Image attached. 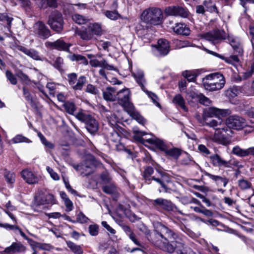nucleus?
<instances>
[{
    "label": "nucleus",
    "instance_id": "1",
    "mask_svg": "<svg viewBox=\"0 0 254 254\" xmlns=\"http://www.w3.org/2000/svg\"><path fill=\"white\" fill-rule=\"evenodd\" d=\"M203 37L211 44L215 45L222 41L227 39L234 50L239 54L243 53V49L238 39L233 36L228 35L224 30L215 29L203 35Z\"/></svg>",
    "mask_w": 254,
    "mask_h": 254
},
{
    "label": "nucleus",
    "instance_id": "2",
    "mask_svg": "<svg viewBox=\"0 0 254 254\" xmlns=\"http://www.w3.org/2000/svg\"><path fill=\"white\" fill-rule=\"evenodd\" d=\"M130 95L129 89H123L117 92L116 100L133 119L138 123L144 125L146 122L145 120L135 110L133 104L130 101Z\"/></svg>",
    "mask_w": 254,
    "mask_h": 254
},
{
    "label": "nucleus",
    "instance_id": "3",
    "mask_svg": "<svg viewBox=\"0 0 254 254\" xmlns=\"http://www.w3.org/2000/svg\"><path fill=\"white\" fill-rule=\"evenodd\" d=\"M178 235L165 226L160 224L151 236L152 243L160 249L159 244H163L165 240H177Z\"/></svg>",
    "mask_w": 254,
    "mask_h": 254
},
{
    "label": "nucleus",
    "instance_id": "4",
    "mask_svg": "<svg viewBox=\"0 0 254 254\" xmlns=\"http://www.w3.org/2000/svg\"><path fill=\"white\" fill-rule=\"evenodd\" d=\"M202 82L205 89L213 91L222 89L225 84V79L222 74L216 72L205 76Z\"/></svg>",
    "mask_w": 254,
    "mask_h": 254
},
{
    "label": "nucleus",
    "instance_id": "5",
    "mask_svg": "<svg viewBox=\"0 0 254 254\" xmlns=\"http://www.w3.org/2000/svg\"><path fill=\"white\" fill-rule=\"evenodd\" d=\"M75 117L77 120L85 124L86 129L91 135H94L98 132L99 128V123L92 115L81 110L75 115Z\"/></svg>",
    "mask_w": 254,
    "mask_h": 254
},
{
    "label": "nucleus",
    "instance_id": "6",
    "mask_svg": "<svg viewBox=\"0 0 254 254\" xmlns=\"http://www.w3.org/2000/svg\"><path fill=\"white\" fill-rule=\"evenodd\" d=\"M163 13L158 8L150 7L143 11L141 15V20L147 24L158 25L163 21Z\"/></svg>",
    "mask_w": 254,
    "mask_h": 254
},
{
    "label": "nucleus",
    "instance_id": "7",
    "mask_svg": "<svg viewBox=\"0 0 254 254\" xmlns=\"http://www.w3.org/2000/svg\"><path fill=\"white\" fill-rule=\"evenodd\" d=\"M133 133L134 139L146 146H148L149 145H153L158 148L163 140L152 134H148L145 132L141 131L137 128H133Z\"/></svg>",
    "mask_w": 254,
    "mask_h": 254
},
{
    "label": "nucleus",
    "instance_id": "8",
    "mask_svg": "<svg viewBox=\"0 0 254 254\" xmlns=\"http://www.w3.org/2000/svg\"><path fill=\"white\" fill-rule=\"evenodd\" d=\"M153 169L151 167H147L145 169L143 173V176L144 179L147 181H150L151 180H153L160 185L162 188V190L159 189V191H164L166 193H171L173 190L170 188V186L172 183L168 180H166V176L163 174L162 173H160L161 176V178H157L154 176L151 177V175L153 173Z\"/></svg>",
    "mask_w": 254,
    "mask_h": 254
},
{
    "label": "nucleus",
    "instance_id": "9",
    "mask_svg": "<svg viewBox=\"0 0 254 254\" xmlns=\"http://www.w3.org/2000/svg\"><path fill=\"white\" fill-rule=\"evenodd\" d=\"M233 134L232 129L228 128L226 125L216 128L212 140L219 144L228 145L231 142V137Z\"/></svg>",
    "mask_w": 254,
    "mask_h": 254
},
{
    "label": "nucleus",
    "instance_id": "10",
    "mask_svg": "<svg viewBox=\"0 0 254 254\" xmlns=\"http://www.w3.org/2000/svg\"><path fill=\"white\" fill-rule=\"evenodd\" d=\"M132 76L134 77L136 82L140 86L141 90L146 93L156 106H160L159 104L157 102V96L153 92L148 91L145 88V85L147 82L143 71L140 69H137L135 71L132 72Z\"/></svg>",
    "mask_w": 254,
    "mask_h": 254
},
{
    "label": "nucleus",
    "instance_id": "11",
    "mask_svg": "<svg viewBox=\"0 0 254 254\" xmlns=\"http://www.w3.org/2000/svg\"><path fill=\"white\" fill-rule=\"evenodd\" d=\"M96 165V162L94 157L91 154H88L83 163L73 165V168L84 177L92 174Z\"/></svg>",
    "mask_w": 254,
    "mask_h": 254
},
{
    "label": "nucleus",
    "instance_id": "12",
    "mask_svg": "<svg viewBox=\"0 0 254 254\" xmlns=\"http://www.w3.org/2000/svg\"><path fill=\"white\" fill-rule=\"evenodd\" d=\"M48 24L51 29L60 33L63 30L64 21L62 14L57 10L52 11L49 16Z\"/></svg>",
    "mask_w": 254,
    "mask_h": 254
},
{
    "label": "nucleus",
    "instance_id": "13",
    "mask_svg": "<svg viewBox=\"0 0 254 254\" xmlns=\"http://www.w3.org/2000/svg\"><path fill=\"white\" fill-rule=\"evenodd\" d=\"M230 113L229 109H220L214 107L206 109L203 112V119L200 121V123L204 126V123L208 118L213 117H225Z\"/></svg>",
    "mask_w": 254,
    "mask_h": 254
},
{
    "label": "nucleus",
    "instance_id": "14",
    "mask_svg": "<svg viewBox=\"0 0 254 254\" xmlns=\"http://www.w3.org/2000/svg\"><path fill=\"white\" fill-rule=\"evenodd\" d=\"M32 31L38 38L46 39L51 36V31L47 26L42 21L36 22L32 27Z\"/></svg>",
    "mask_w": 254,
    "mask_h": 254
},
{
    "label": "nucleus",
    "instance_id": "15",
    "mask_svg": "<svg viewBox=\"0 0 254 254\" xmlns=\"http://www.w3.org/2000/svg\"><path fill=\"white\" fill-rule=\"evenodd\" d=\"M225 125L228 128L239 130L246 126L245 120L238 116H232L228 118L225 121Z\"/></svg>",
    "mask_w": 254,
    "mask_h": 254
},
{
    "label": "nucleus",
    "instance_id": "16",
    "mask_svg": "<svg viewBox=\"0 0 254 254\" xmlns=\"http://www.w3.org/2000/svg\"><path fill=\"white\" fill-rule=\"evenodd\" d=\"M170 50V46L167 40L163 39L158 40L157 45L153 47V52L156 56L167 55Z\"/></svg>",
    "mask_w": 254,
    "mask_h": 254
},
{
    "label": "nucleus",
    "instance_id": "17",
    "mask_svg": "<svg viewBox=\"0 0 254 254\" xmlns=\"http://www.w3.org/2000/svg\"><path fill=\"white\" fill-rule=\"evenodd\" d=\"M165 12L168 15L187 18L190 13L188 10L183 7L176 5L171 6L165 8Z\"/></svg>",
    "mask_w": 254,
    "mask_h": 254
},
{
    "label": "nucleus",
    "instance_id": "18",
    "mask_svg": "<svg viewBox=\"0 0 254 254\" xmlns=\"http://www.w3.org/2000/svg\"><path fill=\"white\" fill-rule=\"evenodd\" d=\"M158 149L164 152L166 156L177 159L181 155V150L176 147H171L169 144L162 140Z\"/></svg>",
    "mask_w": 254,
    "mask_h": 254
},
{
    "label": "nucleus",
    "instance_id": "19",
    "mask_svg": "<svg viewBox=\"0 0 254 254\" xmlns=\"http://www.w3.org/2000/svg\"><path fill=\"white\" fill-rule=\"evenodd\" d=\"M151 204L156 209L161 208L167 211L172 210L174 207V205L170 200L162 198L151 200Z\"/></svg>",
    "mask_w": 254,
    "mask_h": 254
},
{
    "label": "nucleus",
    "instance_id": "20",
    "mask_svg": "<svg viewBox=\"0 0 254 254\" xmlns=\"http://www.w3.org/2000/svg\"><path fill=\"white\" fill-rule=\"evenodd\" d=\"M21 175L23 180L30 185L37 184L39 180L37 176L28 169L23 170L21 172Z\"/></svg>",
    "mask_w": 254,
    "mask_h": 254
},
{
    "label": "nucleus",
    "instance_id": "21",
    "mask_svg": "<svg viewBox=\"0 0 254 254\" xmlns=\"http://www.w3.org/2000/svg\"><path fill=\"white\" fill-rule=\"evenodd\" d=\"M56 203V200L54 195L51 193L44 194L41 196L36 197L35 204L36 206L44 204H54Z\"/></svg>",
    "mask_w": 254,
    "mask_h": 254
},
{
    "label": "nucleus",
    "instance_id": "22",
    "mask_svg": "<svg viewBox=\"0 0 254 254\" xmlns=\"http://www.w3.org/2000/svg\"><path fill=\"white\" fill-rule=\"evenodd\" d=\"M25 250V247L20 242H14L5 248L1 254H13L24 252Z\"/></svg>",
    "mask_w": 254,
    "mask_h": 254
},
{
    "label": "nucleus",
    "instance_id": "23",
    "mask_svg": "<svg viewBox=\"0 0 254 254\" xmlns=\"http://www.w3.org/2000/svg\"><path fill=\"white\" fill-rule=\"evenodd\" d=\"M212 164L216 167H223L231 168L232 164L230 161H227L222 158L219 155L214 154L210 157Z\"/></svg>",
    "mask_w": 254,
    "mask_h": 254
},
{
    "label": "nucleus",
    "instance_id": "24",
    "mask_svg": "<svg viewBox=\"0 0 254 254\" xmlns=\"http://www.w3.org/2000/svg\"><path fill=\"white\" fill-rule=\"evenodd\" d=\"M46 47L58 50L67 51L69 46L62 39H58L55 42L47 41L45 43Z\"/></svg>",
    "mask_w": 254,
    "mask_h": 254
},
{
    "label": "nucleus",
    "instance_id": "25",
    "mask_svg": "<svg viewBox=\"0 0 254 254\" xmlns=\"http://www.w3.org/2000/svg\"><path fill=\"white\" fill-rule=\"evenodd\" d=\"M89 64L91 66L94 67H100L109 70H117L116 67H114V66L112 64H108L106 60L104 59L101 61H99L97 59L91 60L89 62Z\"/></svg>",
    "mask_w": 254,
    "mask_h": 254
},
{
    "label": "nucleus",
    "instance_id": "26",
    "mask_svg": "<svg viewBox=\"0 0 254 254\" xmlns=\"http://www.w3.org/2000/svg\"><path fill=\"white\" fill-rule=\"evenodd\" d=\"M204 174L205 176H207L212 180L214 181L217 186H223L226 187L229 182V179L226 177H222L218 175H212L207 172H204Z\"/></svg>",
    "mask_w": 254,
    "mask_h": 254
},
{
    "label": "nucleus",
    "instance_id": "27",
    "mask_svg": "<svg viewBox=\"0 0 254 254\" xmlns=\"http://www.w3.org/2000/svg\"><path fill=\"white\" fill-rule=\"evenodd\" d=\"M175 240H165L163 244H159L160 249L168 252V253H172L174 252H176V246L178 243H181L177 241H174Z\"/></svg>",
    "mask_w": 254,
    "mask_h": 254
},
{
    "label": "nucleus",
    "instance_id": "28",
    "mask_svg": "<svg viewBox=\"0 0 254 254\" xmlns=\"http://www.w3.org/2000/svg\"><path fill=\"white\" fill-rule=\"evenodd\" d=\"M117 91L115 87H108L103 91L104 99L107 101H115L116 100Z\"/></svg>",
    "mask_w": 254,
    "mask_h": 254
},
{
    "label": "nucleus",
    "instance_id": "29",
    "mask_svg": "<svg viewBox=\"0 0 254 254\" xmlns=\"http://www.w3.org/2000/svg\"><path fill=\"white\" fill-rule=\"evenodd\" d=\"M18 50L35 60L43 61L39 53L34 49H28L23 46H18Z\"/></svg>",
    "mask_w": 254,
    "mask_h": 254
},
{
    "label": "nucleus",
    "instance_id": "30",
    "mask_svg": "<svg viewBox=\"0 0 254 254\" xmlns=\"http://www.w3.org/2000/svg\"><path fill=\"white\" fill-rule=\"evenodd\" d=\"M173 30L177 34L187 36L190 33V28L185 23H176Z\"/></svg>",
    "mask_w": 254,
    "mask_h": 254
},
{
    "label": "nucleus",
    "instance_id": "31",
    "mask_svg": "<svg viewBox=\"0 0 254 254\" xmlns=\"http://www.w3.org/2000/svg\"><path fill=\"white\" fill-rule=\"evenodd\" d=\"M122 229L128 236L129 238L134 243V244L138 246L142 247L141 244L138 241L135 237V235L133 233L129 227L127 225H123Z\"/></svg>",
    "mask_w": 254,
    "mask_h": 254
},
{
    "label": "nucleus",
    "instance_id": "32",
    "mask_svg": "<svg viewBox=\"0 0 254 254\" xmlns=\"http://www.w3.org/2000/svg\"><path fill=\"white\" fill-rule=\"evenodd\" d=\"M36 4L40 8H45L48 6L56 7L58 5L57 0H36Z\"/></svg>",
    "mask_w": 254,
    "mask_h": 254
},
{
    "label": "nucleus",
    "instance_id": "33",
    "mask_svg": "<svg viewBox=\"0 0 254 254\" xmlns=\"http://www.w3.org/2000/svg\"><path fill=\"white\" fill-rule=\"evenodd\" d=\"M75 33L83 40L88 41L93 37L88 27L81 30H76Z\"/></svg>",
    "mask_w": 254,
    "mask_h": 254
},
{
    "label": "nucleus",
    "instance_id": "34",
    "mask_svg": "<svg viewBox=\"0 0 254 254\" xmlns=\"http://www.w3.org/2000/svg\"><path fill=\"white\" fill-rule=\"evenodd\" d=\"M176 249L177 254H195L190 248L182 243H178L176 246Z\"/></svg>",
    "mask_w": 254,
    "mask_h": 254
},
{
    "label": "nucleus",
    "instance_id": "35",
    "mask_svg": "<svg viewBox=\"0 0 254 254\" xmlns=\"http://www.w3.org/2000/svg\"><path fill=\"white\" fill-rule=\"evenodd\" d=\"M173 102L177 107L181 108L185 111H187L188 109L185 105V100L181 94L176 95L173 99Z\"/></svg>",
    "mask_w": 254,
    "mask_h": 254
},
{
    "label": "nucleus",
    "instance_id": "36",
    "mask_svg": "<svg viewBox=\"0 0 254 254\" xmlns=\"http://www.w3.org/2000/svg\"><path fill=\"white\" fill-rule=\"evenodd\" d=\"M232 153L239 157H244L249 155V148L244 149L239 146H235L232 149Z\"/></svg>",
    "mask_w": 254,
    "mask_h": 254
},
{
    "label": "nucleus",
    "instance_id": "37",
    "mask_svg": "<svg viewBox=\"0 0 254 254\" xmlns=\"http://www.w3.org/2000/svg\"><path fill=\"white\" fill-rule=\"evenodd\" d=\"M240 92V88L239 87L233 86L226 91V95L230 99H233L237 96Z\"/></svg>",
    "mask_w": 254,
    "mask_h": 254
},
{
    "label": "nucleus",
    "instance_id": "38",
    "mask_svg": "<svg viewBox=\"0 0 254 254\" xmlns=\"http://www.w3.org/2000/svg\"><path fill=\"white\" fill-rule=\"evenodd\" d=\"M69 59L72 61L78 62L80 64H82L84 65H87L88 64V62L86 58L81 55L73 54L69 56Z\"/></svg>",
    "mask_w": 254,
    "mask_h": 254
},
{
    "label": "nucleus",
    "instance_id": "39",
    "mask_svg": "<svg viewBox=\"0 0 254 254\" xmlns=\"http://www.w3.org/2000/svg\"><path fill=\"white\" fill-rule=\"evenodd\" d=\"M88 27L93 36L94 35H99L101 33V27L100 24L98 23L91 24Z\"/></svg>",
    "mask_w": 254,
    "mask_h": 254
},
{
    "label": "nucleus",
    "instance_id": "40",
    "mask_svg": "<svg viewBox=\"0 0 254 254\" xmlns=\"http://www.w3.org/2000/svg\"><path fill=\"white\" fill-rule=\"evenodd\" d=\"M206 10L210 12H217V9L214 1L212 0H205L203 2Z\"/></svg>",
    "mask_w": 254,
    "mask_h": 254
},
{
    "label": "nucleus",
    "instance_id": "41",
    "mask_svg": "<svg viewBox=\"0 0 254 254\" xmlns=\"http://www.w3.org/2000/svg\"><path fill=\"white\" fill-rule=\"evenodd\" d=\"M204 125L213 127L215 130L216 128L221 127L223 125H225V123H223L222 121L220 119H218V120L213 119L209 122H206V120H205V122H204Z\"/></svg>",
    "mask_w": 254,
    "mask_h": 254
},
{
    "label": "nucleus",
    "instance_id": "42",
    "mask_svg": "<svg viewBox=\"0 0 254 254\" xmlns=\"http://www.w3.org/2000/svg\"><path fill=\"white\" fill-rule=\"evenodd\" d=\"M86 78L84 76H80L78 79H77V81L76 83L73 85L72 88L74 90H81L83 85L86 83Z\"/></svg>",
    "mask_w": 254,
    "mask_h": 254
},
{
    "label": "nucleus",
    "instance_id": "43",
    "mask_svg": "<svg viewBox=\"0 0 254 254\" xmlns=\"http://www.w3.org/2000/svg\"><path fill=\"white\" fill-rule=\"evenodd\" d=\"M13 143H30L31 141L26 137H25L21 134H17L11 140Z\"/></svg>",
    "mask_w": 254,
    "mask_h": 254
},
{
    "label": "nucleus",
    "instance_id": "44",
    "mask_svg": "<svg viewBox=\"0 0 254 254\" xmlns=\"http://www.w3.org/2000/svg\"><path fill=\"white\" fill-rule=\"evenodd\" d=\"M63 107L65 111L70 115H73L76 109L75 105L70 102H65L63 105Z\"/></svg>",
    "mask_w": 254,
    "mask_h": 254
},
{
    "label": "nucleus",
    "instance_id": "45",
    "mask_svg": "<svg viewBox=\"0 0 254 254\" xmlns=\"http://www.w3.org/2000/svg\"><path fill=\"white\" fill-rule=\"evenodd\" d=\"M67 245L69 248L76 254H82L83 251L79 246L75 245L74 243L68 241L66 242Z\"/></svg>",
    "mask_w": 254,
    "mask_h": 254
},
{
    "label": "nucleus",
    "instance_id": "46",
    "mask_svg": "<svg viewBox=\"0 0 254 254\" xmlns=\"http://www.w3.org/2000/svg\"><path fill=\"white\" fill-rule=\"evenodd\" d=\"M12 20V17H9L5 14H0V21L3 22V24H6L8 30L11 27V23Z\"/></svg>",
    "mask_w": 254,
    "mask_h": 254
},
{
    "label": "nucleus",
    "instance_id": "47",
    "mask_svg": "<svg viewBox=\"0 0 254 254\" xmlns=\"http://www.w3.org/2000/svg\"><path fill=\"white\" fill-rule=\"evenodd\" d=\"M183 76L185 77L189 82L194 81L196 77V75L192 71L186 70L182 73Z\"/></svg>",
    "mask_w": 254,
    "mask_h": 254
},
{
    "label": "nucleus",
    "instance_id": "48",
    "mask_svg": "<svg viewBox=\"0 0 254 254\" xmlns=\"http://www.w3.org/2000/svg\"><path fill=\"white\" fill-rule=\"evenodd\" d=\"M238 186L242 190L249 189L252 187V184L247 180L241 179L238 181Z\"/></svg>",
    "mask_w": 254,
    "mask_h": 254
},
{
    "label": "nucleus",
    "instance_id": "49",
    "mask_svg": "<svg viewBox=\"0 0 254 254\" xmlns=\"http://www.w3.org/2000/svg\"><path fill=\"white\" fill-rule=\"evenodd\" d=\"M181 163L182 165H190L194 164L195 162L188 153H186L182 159Z\"/></svg>",
    "mask_w": 254,
    "mask_h": 254
},
{
    "label": "nucleus",
    "instance_id": "50",
    "mask_svg": "<svg viewBox=\"0 0 254 254\" xmlns=\"http://www.w3.org/2000/svg\"><path fill=\"white\" fill-rule=\"evenodd\" d=\"M102 189L103 191L107 194H113L117 191L116 187L113 184L104 186Z\"/></svg>",
    "mask_w": 254,
    "mask_h": 254
},
{
    "label": "nucleus",
    "instance_id": "51",
    "mask_svg": "<svg viewBox=\"0 0 254 254\" xmlns=\"http://www.w3.org/2000/svg\"><path fill=\"white\" fill-rule=\"evenodd\" d=\"M73 20L78 24H83L86 23V19L82 15L75 14L72 16Z\"/></svg>",
    "mask_w": 254,
    "mask_h": 254
},
{
    "label": "nucleus",
    "instance_id": "52",
    "mask_svg": "<svg viewBox=\"0 0 254 254\" xmlns=\"http://www.w3.org/2000/svg\"><path fill=\"white\" fill-rule=\"evenodd\" d=\"M4 177L6 182L9 184H13L15 181V174L10 171L4 172Z\"/></svg>",
    "mask_w": 254,
    "mask_h": 254
},
{
    "label": "nucleus",
    "instance_id": "53",
    "mask_svg": "<svg viewBox=\"0 0 254 254\" xmlns=\"http://www.w3.org/2000/svg\"><path fill=\"white\" fill-rule=\"evenodd\" d=\"M89 220V218L86 217L82 212H80L76 216V220H75L76 222L80 223H87Z\"/></svg>",
    "mask_w": 254,
    "mask_h": 254
},
{
    "label": "nucleus",
    "instance_id": "54",
    "mask_svg": "<svg viewBox=\"0 0 254 254\" xmlns=\"http://www.w3.org/2000/svg\"><path fill=\"white\" fill-rule=\"evenodd\" d=\"M105 15L111 20H116L119 16V14L116 11L107 10L105 12Z\"/></svg>",
    "mask_w": 254,
    "mask_h": 254
},
{
    "label": "nucleus",
    "instance_id": "55",
    "mask_svg": "<svg viewBox=\"0 0 254 254\" xmlns=\"http://www.w3.org/2000/svg\"><path fill=\"white\" fill-rule=\"evenodd\" d=\"M99 226L97 224L90 225L89 226V233L93 236H97L98 234Z\"/></svg>",
    "mask_w": 254,
    "mask_h": 254
},
{
    "label": "nucleus",
    "instance_id": "56",
    "mask_svg": "<svg viewBox=\"0 0 254 254\" xmlns=\"http://www.w3.org/2000/svg\"><path fill=\"white\" fill-rule=\"evenodd\" d=\"M68 82L69 84L72 88L77 81V74L75 73H71L67 75Z\"/></svg>",
    "mask_w": 254,
    "mask_h": 254
},
{
    "label": "nucleus",
    "instance_id": "57",
    "mask_svg": "<svg viewBox=\"0 0 254 254\" xmlns=\"http://www.w3.org/2000/svg\"><path fill=\"white\" fill-rule=\"evenodd\" d=\"M86 91L94 95H97L99 93L98 89L94 85L91 84H89L87 85Z\"/></svg>",
    "mask_w": 254,
    "mask_h": 254
},
{
    "label": "nucleus",
    "instance_id": "58",
    "mask_svg": "<svg viewBox=\"0 0 254 254\" xmlns=\"http://www.w3.org/2000/svg\"><path fill=\"white\" fill-rule=\"evenodd\" d=\"M197 101H198L200 104L205 106H208L211 103V100L209 98L203 95L202 94H201L199 95V97Z\"/></svg>",
    "mask_w": 254,
    "mask_h": 254
},
{
    "label": "nucleus",
    "instance_id": "59",
    "mask_svg": "<svg viewBox=\"0 0 254 254\" xmlns=\"http://www.w3.org/2000/svg\"><path fill=\"white\" fill-rule=\"evenodd\" d=\"M46 170L53 180L55 181H58L60 180L59 175L56 172H55L53 169L49 166H47L46 167Z\"/></svg>",
    "mask_w": 254,
    "mask_h": 254
},
{
    "label": "nucleus",
    "instance_id": "60",
    "mask_svg": "<svg viewBox=\"0 0 254 254\" xmlns=\"http://www.w3.org/2000/svg\"><path fill=\"white\" fill-rule=\"evenodd\" d=\"M6 76L12 84L15 85L17 83V79L11 71H6Z\"/></svg>",
    "mask_w": 254,
    "mask_h": 254
},
{
    "label": "nucleus",
    "instance_id": "61",
    "mask_svg": "<svg viewBox=\"0 0 254 254\" xmlns=\"http://www.w3.org/2000/svg\"><path fill=\"white\" fill-rule=\"evenodd\" d=\"M201 94V93H198L196 91L191 90L187 92V96L192 99H195L196 100H198V99L199 97V95Z\"/></svg>",
    "mask_w": 254,
    "mask_h": 254
},
{
    "label": "nucleus",
    "instance_id": "62",
    "mask_svg": "<svg viewBox=\"0 0 254 254\" xmlns=\"http://www.w3.org/2000/svg\"><path fill=\"white\" fill-rule=\"evenodd\" d=\"M50 247V246L49 245L44 244H41V243H36L32 246V248H34V249L35 248H38V249H40L41 250H49Z\"/></svg>",
    "mask_w": 254,
    "mask_h": 254
},
{
    "label": "nucleus",
    "instance_id": "63",
    "mask_svg": "<svg viewBox=\"0 0 254 254\" xmlns=\"http://www.w3.org/2000/svg\"><path fill=\"white\" fill-rule=\"evenodd\" d=\"M64 204L65 206L66 209L65 210L67 212L71 211L73 208V203L72 201L69 199H68L67 200H65L64 201Z\"/></svg>",
    "mask_w": 254,
    "mask_h": 254
},
{
    "label": "nucleus",
    "instance_id": "64",
    "mask_svg": "<svg viewBox=\"0 0 254 254\" xmlns=\"http://www.w3.org/2000/svg\"><path fill=\"white\" fill-rule=\"evenodd\" d=\"M16 75L23 81L27 82L30 80L28 76L21 71H18L16 73Z\"/></svg>",
    "mask_w": 254,
    "mask_h": 254
}]
</instances>
